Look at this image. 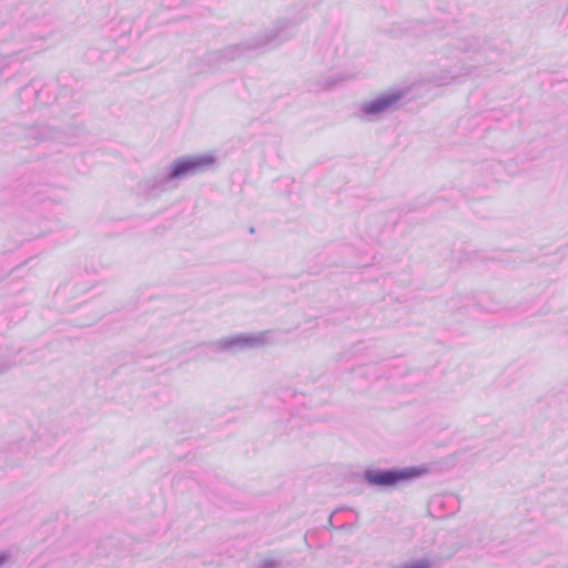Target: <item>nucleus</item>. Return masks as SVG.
Instances as JSON below:
<instances>
[{
  "instance_id": "1",
  "label": "nucleus",
  "mask_w": 568,
  "mask_h": 568,
  "mask_svg": "<svg viewBox=\"0 0 568 568\" xmlns=\"http://www.w3.org/2000/svg\"><path fill=\"white\" fill-rule=\"evenodd\" d=\"M423 470L406 468L403 470L374 471L366 474V480L373 485L395 486L400 481L418 477Z\"/></svg>"
},
{
  "instance_id": "2",
  "label": "nucleus",
  "mask_w": 568,
  "mask_h": 568,
  "mask_svg": "<svg viewBox=\"0 0 568 568\" xmlns=\"http://www.w3.org/2000/svg\"><path fill=\"white\" fill-rule=\"evenodd\" d=\"M213 159L211 158H191L181 159L173 163L170 176L180 178L187 174H193L200 169L211 164Z\"/></svg>"
},
{
  "instance_id": "3",
  "label": "nucleus",
  "mask_w": 568,
  "mask_h": 568,
  "mask_svg": "<svg viewBox=\"0 0 568 568\" xmlns=\"http://www.w3.org/2000/svg\"><path fill=\"white\" fill-rule=\"evenodd\" d=\"M393 101H394V99H390V98H383L381 100L374 101L365 106V112H367V113L381 112V111L385 110L387 106H389Z\"/></svg>"
},
{
  "instance_id": "4",
  "label": "nucleus",
  "mask_w": 568,
  "mask_h": 568,
  "mask_svg": "<svg viewBox=\"0 0 568 568\" xmlns=\"http://www.w3.org/2000/svg\"><path fill=\"white\" fill-rule=\"evenodd\" d=\"M403 568H428V564L424 560H420L417 562L409 564Z\"/></svg>"
},
{
  "instance_id": "5",
  "label": "nucleus",
  "mask_w": 568,
  "mask_h": 568,
  "mask_svg": "<svg viewBox=\"0 0 568 568\" xmlns=\"http://www.w3.org/2000/svg\"><path fill=\"white\" fill-rule=\"evenodd\" d=\"M6 560H7L6 555H2V554H1V555H0V567L6 562Z\"/></svg>"
}]
</instances>
